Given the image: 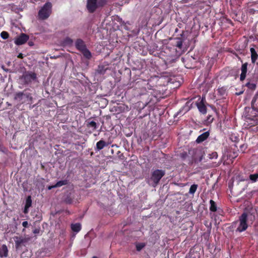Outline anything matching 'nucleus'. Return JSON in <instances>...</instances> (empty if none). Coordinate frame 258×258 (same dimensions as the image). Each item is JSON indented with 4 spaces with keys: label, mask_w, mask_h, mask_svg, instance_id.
<instances>
[{
    "label": "nucleus",
    "mask_w": 258,
    "mask_h": 258,
    "mask_svg": "<svg viewBox=\"0 0 258 258\" xmlns=\"http://www.w3.org/2000/svg\"><path fill=\"white\" fill-rule=\"evenodd\" d=\"M248 220L252 223L255 220V215L250 212H243L239 217V224L236 231L239 232L245 231L248 227Z\"/></svg>",
    "instance_id": "1"
},
{
    "label": "nucleus",
    "mask_w": 258,
    "mask_h": 258,
    "mask_svg": "<svg viewBox=\"0 0 258 258\" xmlns=\"http://www.w3.org/2000/svg\"><path fill=\"white\" fill-rule=\"evenodd\" d=\"M14 100H17L21 104L27 102L28 104H32L33 97L30 93V90L29 88L25 89L23 91L16 92L15 94Z\"/></svg>",
    "instance_id": "2"
},
{
    "label": "nucleus",
    "mask_w": 258,
    "mask_h": 258,
    "mask_svg": "<svg viewBox=\"0 0 258 258\" xmlns=\"http://www.w3.org/2000/svg\"><path fill=\"white\" fill-rule=\"evenodd\" d=\"M165 174V171L164 170L157 169L153 170L151 173L150 178L148 181V184L155 187Z\"/></svg>",
    "instance_id": "3"
},
{
    "label": "nucleus",
    "mask_w": 258,
    "mask_h": 258,
    "mask_svg": "<svg viewBox=\"0 0 258 258\" xmlns=\"http://www.w3.org/2000/svg\"><path fill=\"white\" fill-rule=\"evenodd\" d=\"M75 46L87 59H90L92 57V54L87 49L85 42L81 39H77L75 42Z\"/></svg>",
    "instance_id": "4"
},
{
    "label": "nucleus",
    "mask_w": 258,
    "mask_h": 258,
    "mask_svg": "<svg viewBox=\"0 0 258 258\" xmlns=\"http://www.w3.org/2000/svg\"><path fill=\"white\" fill-rule=\"evenodd\" d=\"M106 3V0H87V9L89 13H93L99 7H103Z\"/></svg>",
    "instance_id": "5"
},
{
    "label": "nucleus",
    "mask_w": 258,
    "mask_h": 258,
    "mask_svg": "<svg viewBox=\"0 0 258 258\" xmlns=\"http://www.w3.org/2000/svg\"><path fill=\"white\" fill-rule=\"evenodd\" d=\"M51 8L52 5L50 3H45L38 12L39 18L41 20L47 19L51 13Z\"/></svg>",
    "instance_id": "6"
},
{
    "label": "nucleus",
    "mask_w": 258,
    "mask_h": 258,
    "mask_svg": "<svg viewBox=\"0 0 258 258\" xmlns=\"http://www.w3.org/2000/svg\"><path fill=\"white\" fill-rule=\"evenodd\" d=\"M37 75L35 72L28 71L24 73L20 77L24 84L28 85L37 80Z\"/></svg>",
    "instance_id": "7"
},
{
    "label": "nucleus",
    "mask_w": 258,
    "mask_h": 258,
    "mask_svg": "<svg viewBox=\"0 0 258 258\" xmlns=\"http://www.w3.org/2000/svg\"><path fill=\"white\" fill-rule=\"evenodd\" d=\"M160 78L158 76H154L148 79L146 86V88L148 90H155L158 86V82Z\"/></svg>",
    "instance_id": "8"
},
{
    "label": "nucleus",
    "mask_w": 258,
    "mask_h": 258,
    "mask_svg": "<svg viewBox=\"0 0 258 258\" xmlns=\"http://www.w3.org/2000/svg\"><path fill=\"white\" fill-rule=\"evenodd\" d=\"M29 36L25 33H21L15 40V43L17 45H21L25 43L29 39Z\"/></svg>",
    "instance_id": "9"
},
{
    "label": "nucleus",
    "mask_w": 258,
    "mask_h": 258,
    "mask_svg": "<svg viewBox=\"0 0 258 258\" xmlns=\"http://www.w3.org/2000/svg\"><path fill=\"white\" fill-rule=\"evenodd\" d=\"M206 101L205 97H202L200 101L196 103L199 111L202 114H205L207 113V107L205 104Z\"/></svg>",
    "instance_id": "10"
},
{
    "label": "nucleus",
    "mask_w": 258,
    "mask_h": 258,
    "mask_svg": "<svg viewBox=\"0 0 258 258\" xmlns=\"http://www.w3.org/2000/svg\"><path fill=\"white\" fill-rule=\"evenodd\" d=\"M248 63L247 62L242 63L240 68L241 74L240 75V81H243L247 75Z\"/></svg>",
    "instance_id": "11"
},
{
    "label": "nucleus",
    "mask_w": 258,
    "mask_h": 258,
    "mask_svg": "<svg viewBox=\"0 0 258 258\" xmlns=\"http://www.w3.org/2000/svg\"><path fill=\"white\" fill-rule=\"evenodd\" d=\"M110 143L106 142L103 140H101L96 143V150L100 151L103 149L104 147H107Z\"/></svg>",
    "instance_id": "12"
},
{
    "label": "nucleus",
    "mask_w": 258,
    "mask_h": 258,
    "mask_svg": "<svg viewBox=\"0 0 258 258\" xmlns=\"http://www.w3.org/2000/svg\"><path fill=\"white\" fill-rule=\"evenodd\" d=\"M258 99V91L255 93L254 96H253L251 103V106L252 110L254 111H255L256 112L258 113V105L256 104V102Z\"/></svg>",
    "instance_id": "13"
},
{
    "label": "nucleus",
    "mask_w": 258,
    "mask_h": 258,
    "mask_svg": "<svg viewBox=\"0 0 258 258\" xmlns=\"http://www.w3.org/2000/svg\"><path fill=\"white\" fill-rule=\"evenodd\" d=\"M210 135L209 132H206L198 136L196 140L197 143H201L207 139Z\"/></svg>",
    "instance_id": "14"
},
{
    "label": "nucleus",
    "mask_w": 258,
    "mask_h": 258,
    "mask_svg": "<svg viewBox=\"0 0 258 258\" xmlns=\"http://www.w3.org/2000/svg\"><path fill=\"white\" fill-rule=\"evenodd\" d=\"M250 52L251 54V61L252 63L254 64L258 59V54L255 51V49L253 47L250 48Z\"/></svg>",
    "instance_id": "15"
},
{
    "label": "nucleus",
    "mask_w": 258,
    "mask_h": 258,
    "mask_svg": "<svg viewBox=\"0 0 258 258\" xmlns=\"http://www.w3.org/2000/svg\"><path fill=\"white\" fill-rule=\"evenodd\" d=\"M8 249L6 244H3L0 247V257H7L8 256Z\"/></svg>",
    "instance_id": "16"
},
{
    "label": "nucleus",
    "mask_w": 258,
    "mask_h": 258,
    "mask_svg": "<svg viewBox=\"0 0 258 258\" xmlns=\"http://www.w3.org/2000/svg\"><path fill=\"white\" fill-rule=\"evenodd\" d=\"M183 35L184 31H182V33L180 34L181 37H176L175 38V40H176L175 46L179 49H181L182 47L183 40L182 37L183 36Z\"/></svg>",
    "instance_id": "17"
},
{
    "label": "nucleus",
    "mask_w": 258,
    "mask_h": 258,
    "mask_svg": "<svg viewBox=\"0 0 258 258\" xmlns=\"http://www.w3.org/2000/svg\"><path fill=\"white\" fill-rule=\"evenodd\" d=\"M14 240L16 244V246L17 248L20 246L22 243L27 242V240L25 238H23L18 236H16L14 238Z\"/></svg>",
    "instance_id": "18"
},
{
    "label": "nucleus",
    "mask_w": 258,
    "mask_h": 258,
    "mask_svg": "<svg viewBox=\"0 0 258 258\" xmlns=\"http://www.w3.org/2000/svg\"><path fill=\"white\" fill-rule=\"evenodd\" d=\"M71 229L75 232H79L81 229V225L79 223L72 224L71 225Z\"/></svg>",
    "instance_id": "19"
},
{
    "label": "nucleus",
    "mask_w": 258,
    "mask_h": 258,
    "mask_svg": "<svg viewBox=\"0 0 258 258\" xmlns=\"http://www.w3.org/2000/svg\"><path fill=\"white\" fill-rule=\"evenodd\" d=\"M210 206L209 207L210 211L212 212H215L217 211V206L216 203L212 200L210 201Z\"/></svg>",
    "instance_id": "20"
},
{
    "label": "nucleus",
    "mask_w": 258,
    "mask_h": 258,
    "mask_svg": "<svg viewBox=\"0 0 258 258\" xmlns=\"http://www.w3.org/2000/svg\"><path fill=\"white\" fill-rule=\"evenodd\" d=\"M107 69V68H106V67L105 66L99 65L98 67L96 72L99 74L103 75L105 73Z\"/></svg>",
    "instance_id": "21"
},
{
    "label": "nucleus",
    "mask_w": 258,
    "mask_h": 258,
    "mask_svg": "<svg viewBox=\"0 0 258 258\" xmlns=\"http://www.w3.org/2000/svg\"><path fill=\"white\" fill-rule=\"evenodd\" d=\"M175 56L173 55H169L164 60V62L166 65L169 63H172L175 62Z\"/></svg>",
    "instance_id": "22"
},
{
    "label": "nucleus",
    "mask_w": 258,
    "mask_h": 258,
    "mask_svg": "<svg viewBox=\"0 0 258 258\" xmlns=\"http://www.w3.org/2000/svg\"><path fill=\"white\" fill-rule=\"evenodd\" d=\"M245 86L247 87L249 90L252 91L255 90L256 88V84L253 83H250V81H249Z\"/></svg>",
    "instance_id": "23"
},
{
    "label": "nucleus",
    "mask_w": 258,
    "mask_h": 258,
    "mask_svg": "<svg viewBox=\"0 0 258 258\" xmlns=\"http://www.w3.org/2000/svg\"><path fill=\"white\" fill-rule=\"evenodd\" d=\"M68 184V180L67 179L60 180L57 181L55 184V185L56 187H60L63 185H66Z\"/></svg>",
    "instance_id": "24"
},
{
    "label": "nucleus",
    "mask_w": 258,
    "mask_h": 258,
    "mask_svg": "<svg viewBox=\"0 0 258 258\" xmlns=\"http://www.w3.org/2000/svg\"><path fill=\"white\" fill-rule=\"evenodd\" d=\"M146 246V243L144 242H139L136 243V250L138 251H140Z\"/></svg>",
    "instance_id": "25"
},
{
    "label": "nucleus",
    "mask_w": 258,
    "mask_h": 258,
    "mask_svg": "<svg viewBox=\"0 0 258 258\" xmlns=\"http://www.w3.org/2000/svg\"><path fill=\"white\" fill-rule=\"evenodd\" d=\"M73 42V40L70 37H66L63 41V44L66 46H71Z\"/></svg>",
    "instance_id": "26"
},
{
    "label": "nucleus",
    "mask_w": 258,
    "mask_h": 258,
    "mask_svg": "<svg viewBox=\"0 0 258 258\" xmlns=\"http://www.w3.org/2000/svg\"><path fill=\"white\" fill-rule=\"evenodd\" d=\"M86 125L88 127H92L93 130L97 129V124L94 121L87 122Z\"/></svg>",
    "instance_id": "27"
},
{
    "label": "nucleus",
    "mask_w": 258,
    "mask_h": 258,
    "mask_svg": "<svg viewBox=\"0 0 258 258\" xmlns=\"http://www.w3.org/2000/svg\"><path fill=\"white\" fill-rule=\"evenodd\" d=\"M198 186V185L196 184L191 185L188 191L189 194H194L197 189Z\"/></svg>",
    "instance_id": "28"
},
{
    "label": "nucleus",
    "mask_w": 258,
    "mask_h": 258,
    "mask_svg": "<svg viewBox=\"0 0 258 258\" xmlns=\"http://www.w3.org/2000/svg\"><path fill=\"white\" fill-rule=\"evenodd\" d=\"M250 180L252 182H255L258 179V173H255L253 174H250L249 176Z\"/></svg>",
    "instance_id": "29"
},
{
    "label": "nucleus",
    "mask_w": 258,
    "mask_h": 258,
    "mask_svg": "<svg viewBox=\"0 0 258 258\" xmlns=\"http://www.w3.org/2000/svg\"><path fill=\"white\" fill-rule=\"evenodd\" d=\"M226 88L225 87H222L221 88H218V93L221 96H223L226 94Z\"/></svg>",
    "instance_id": "30"
},
{
    "label": "nucleus",
    "mask_w": 258,
    "mask_h": 258,
    "mask_svg": "<svg viewBox=\"0 0 258 258\" xmlns=\"http://www.w3.org/2000/svg\"><path fill=\"white\" fill-rule=\"evenodd\" d=\"M64 202L67 204H71L73 202V199L70 196L68 195L65 198Z\"/></svg>",
    "instance_id": "31"
},
{
    "label": "nucleus",
    "mask_w": 258,
    "mask_h": 258,
    "mask_svg": "<svg viewBox=\"0 0 258 258\" xmlns=\"http://www.w3.org/2000/svg\"><path fill=\"white\" fill-rule=\"evenodd\" d=\"M31 205H32V200L31 199V197L28 196L26 199V204L25 206L26 207V208H29V207H30L31 206Z\"/></svg>",
    "instance_id": "32"
},
{
    "label": "nucleus",
    "mask_w": 258,
    "mask_h": 258,
    "mask_svg": "<svg viewBox=\"0 0 258 258\" xmlns=\"http://www.w3.org/2000/svg\"><path fill=\"white\" fill-rule=\"evenodd\" d=\"M9 34L8 32L3 31L1 33V36L3 39H7L9 37Z\"/></svg>",
    "instance_id": "33"
},
{
    "label": "nucleus",
    "mask_w": 258,
    "mask_h": 258,
    "mask_svg": "<svg viewBox=\"0 0 258 258\" xmlns=\"http://www.w3.org/2000/svg\"><path fill=\"white\" fill-rule=\"evenodd\" d=\"M210 159H217L218 157V154L216 152H213L209 155Z\"/></svg>",
    "instance_id": "34"
},
{
    "label": "nucleus",
    "mask_w": 258,
    "mask_h": 258,
    "mask_svg": "<svg viewBox=\"0 0 258 258\" xmlns=\"http://www.w3.org/2000/svg\"><path fill=\"white\" fill-rule=\"evenodd\" d=\"M214 120V118L212 117V116L211 115H208V116L207 117V119L206 121L207 123H211L213 122Z\"/></svg>",
    "instance_id": "35"
},
{
    "label": "nucleus",
    "mask_w": 258,
    "mask_h": 258,
    "mask_svg": "<svg viewBox=\"0 0 258 258\" xmlns=\"http://www.w3.org/2000/svg\"><path fill=\"white\" fill-rule=\"evenodd\" d=\"M246 148L247 146L245 145V144H242L240 146V148L243 152H244V150L246 149Z\"/></svg>",
    "instance_id": "36"
},
{
    "label": "nucleus",
    "mask_w": 258,
    "mask_h": 258,
    "mask_svg": "<svg viewBox=\"0 0 258 258\" xmlns=\"http://www.w3.org/2000/svg\"><path fill=\"white\" fill-rule=\"evenodd\" d=\"M40 228L39 227L35 228L33 230V232L34 234H39L40 233Z\"/></svg>",
    "instance_id": "37"
},
{
    "label": "nucleus",
    "mask_w": 258,
    "mask_h": 258,
    "mask_svg": "<svg viewBox=\"0 0 258 258\" xmlns=\"http://www.w3.org/2000/svg\"><path fill=\"white\" fill-rule=\"evenodd\" d=\"M187 156V153L186 152H183L181 154L180 157L182 159H184Z\"/></svg>",
    "instance_id": "38"
},
{
    "label": "nucleus",
    "mask_w": 258,
    "mask_h": 258,
    "mask_svg": "<svg viewBox=\"0 0 258 258\" xmlns=\"http://www.w3.org/2000/svg\"><path fill=\"white\" fill-rule=\"evenodd\" d=\"M22 226L25 228L28 227V223L27 221H25L22 222Z\"/></svg>",
    "instance_id": "39"
},
{
    "label": "nucleus",
    "mask_w": 258,
    "mask_h": 258,
    "mask_svg": "<svg viewBox=\"0 0 258 258\" xmlns=\"http://www.w3.org/2000/svg\"><path fill=\"white\" fill-rule=\"evenodd\" d=\"M19 58H21V59H22L24 57V55L23 53H20L18 55V56H17Z\"/></svg>",
    "instance_id": "40"
},
{
    "label": "nucleus",
    "mask_w": 258,
    "mask_h": 258,
    "mask_svg": "<svg viewBox=\"0 0 258 258\" xmlns=\"http://www.w3.org/2000/svg\"><path fill=\"white\" fill-rule=\"evenodd\" d=\"M53 188H56V186H55V184L53 185L48 186V187H47L48 190H50V189H52Z\"/></svg>",
    "instance_id": "41"
},
{
    "label": "nucleus",
    "mask_w": 258,
    "mask_h": 258,
    "mask_svg": "<svg viewBox=\"0 0 258 258\" xmlns=\"http://www.w3.org/2000/svg\"><path fill=\"white\" fill-rule=\"evenodd\" d=\"M28 208H26V207L25 206V208H24V213L25 214L28 213Z\"/></svg>",
    "instance_id": "42"
},
{
    "label": "nucleus",
    "mask_w": 258,
    "mask_h": 258,
    "mask_svg": "<svg viewBox=\"0 0 258 258\" xmlns=\"http://www.w3.org/2000/svg\"><path fill=\"white\" fill-rule=\"evenodd\" d=\"M28 45H29V46H33V45H34V43H33V42H32V41H29V42H28Z\"/></svg>",
    "instance_id": "43"
},
{
    "label": "nucleus",
    "mask_w": 258,
    "mask_h": 258,
    "mask_svg": "<svg viewBox=\"0 0 258 258\" xmlns=\"http://www.w3.org/2000/svg\"><path fill=\"white\" fill-rule=\"evenodd\" d=\"M243 93V91H241V92H239V93H236V94L237 95H240L242 94Z\"/></svg>",
    "instance_id": "44"
},
{
    "label": "nucleus",
    "mask_w": 258,
    "mask_h": 258,
    "mask_svg": "<svg viewBox=\"0 0 258 258\" xmlns=\"http://www.w3.org/2000/svg\"><path fill=\"white\" fill-rule=\"evenodd\" d=\"M238 57V59L240 60V61L242 63L243 61L241 59V58L239 57V56H237Z\"/></svg>",
    "instance_id": "45"
},
{
    "label": "nucleus",
    "mask_w": 258,
    "mask_h": 258,
    "mask_svg": "<svg viewBox=\"0 0 258 258\" xmlns=\"http://www.w3.org/2000/svg\"><path fill=\"white\" fill-rule=\"evenodd\" d=\"M66 213H67L68 214H71V212L68 210H66Z\"/></svg>",
    "instance_id": "46"
},
{
    "label": "nucleus",
    "mask_w": 258,
    "mask_h": 258,
    "mask_svg": "<svg viewBox=\"0 0 258 258\" xmlns=\"http://www.w3.org/2000/svg\"><path fill=\"white\" fill-rule=\"evenodd\" d=\"M191 151H192L193 153H195V149H193Z\"/></svg>",
    "instance_id": "47"
},
{
    "label": "nucleus",
    "mask_w": 258,
    "mask_h": 258,
    "mask_svg": "<svg viewBox=\"0 0 258 258\" xmlns=\"http://www.w3.org/2000/svg\"><path fill=\"white\" fill-rule=\"evenodd\" d=\"M92 258H98V257L97 256H93Z\"/></svg>",
    "instance_id": "48"
},
{
    "label": "nucleus",
    "mask_w": 258,
    "mask_h": 258,
    "mask_svg": "<svg viewBox=\"0 0 258 258\" xmlns=\"http://www.w3.org/2000/svg\"><path fill=\"white\" fill-rule=\"evenodd\" d=\"M256 104H257V105H258V98H257V101H256Z\"/></svg>",
    "instance_id": "49"
},
{
    "label": "nucleus",
    "mask_w": 258,
    "mask_h": 258,
    "mask_svg": "<svg viewBox=\"0 0 258 258\" xmlns=\"http://www.w3.org/2000/svg\"><path fill=\"white\" fill-rule=\"evenodd\" d=\"M111 152L112 154L113 153V150L112 149H111Z\"/></svg>",
    "instance_id": "50"
},
{
    "label": "nucleus",
    "mask_w": 258,
    "mask_h": 258,
    "mask_svg": "<svg viewBox=\"0 0 258 258\" xmlns=\"http://www.w3.org/2000/svg\"><path fill=\"white\" fill-rule=\"evenodd\" d=\"M178 31V29L176 28V30H175V32H177Z\"/></svg>",
    "instance_id": "51"
},
{
    "label": "nucleus",
    "mask_w": 258,
    "mask_h": 258,
    "mask_svg": "<svg viewBox=\"0 0 258 258\" xmlns=\"http://www.w3.org/2000/svg\"><path fill=\"white\" fill-rule=\"evenodd\" d=\"M114 146H115V145H112V147H114Z\"/></svg>",
    "instance_id": "52"
}]
</instances>
